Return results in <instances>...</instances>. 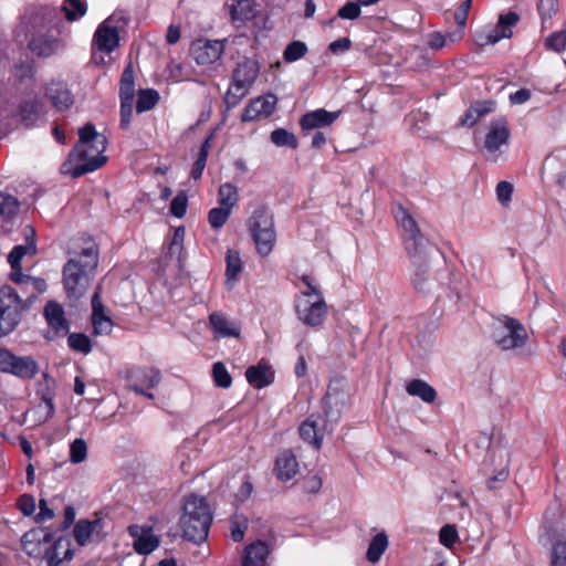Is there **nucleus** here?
Here are the masks:
<instances>
[{
	"label": "nucleus",
	"instance_id": "1",
	"mask_svg": "<svg viewBox=\"0 0 566 566\" xmlns=\"http://www.w3.org/2000/svg\"><path fill=\"white\" fill-rule=\"evenodd\" d=\"M98 265V249L95 243L82 249L74 258L67 260L63 266V286L71 301H77L87 291L90 274Z\"/></svg>",
	"mask_w": 566,
	"mask_h": 566
},
{
	"label": "nucleus",
	"instance_id": "2",
	"mask_svg": "<svg viewBox=\"0 0 566 566\" xmlns=\"http://www.w3.org/2000/svg\"><path fill=\"white\" fill-rule=\"evenodd\" d=\"M212 518L206 497L190 494L185 500L179 522L182 537L195 544L203 543L208 538Z\"/></svg>",
	"mask_w": 566,
	"mask_h": 566
},
{
	"label": "nucleus",
	"instance_id": "3",
	"mask_svg": "<svg viewBox=\"0 0 566 566\" xmlns=\"http://www.w3.org/2000/svg\"><path fill=\"white\" fill-rule=\"evenodd\" d=\"M107 148V139L104 135L98 134L92 123L85 124L78 129V142L74 147V156L80 160H86L88 150L95 151L94 158L76 168H69L66 170L73 178H80L87 172H92L101 168L107 160L104 155Z\"/></svg>",
	"mask_w": 566,
	"mask_h": 566
},
{
	"label": "nucleus",
	"instance_id": "4",
	"mask_svg": "<svg viewBox=\"0 0 566 566\" xmlns=\"http://www.w3.org/2000/svg\"><path fill=\"white\" fill-rule=\"evenodd\" d=\"M352 403V389L343 377H333L322 398L324 429L333 430Z\"/></svg>",
	"mask_w": 566,
	"mask_h": 566
},
{
	"label": "nucleus",
	"instance_id": "5",
	"mask_svg": "<svg viewBox=\"0 0 566 566\" xmlns=\"http://www.w3.org/2000/svg\"><path fill=\"white\" fill-rule=\"evenodd\" d=\"M260 66L253 59H244L238 63L232 72L231 84L224 95V104L228 109L237 107L247 96L250 87L259 76Z\"/></svg>",
	"mask_w": 566,
	"mask_h": 566
},
{
	"label": "nucleus",
	"instance_id": "6",
	"mask_svg": "<svg viewBox=\"0 0 566 566\" xmlns=\"http://www.w3.org/2000/svg\"><path fill=\"white\" fill-rule=\"evenodd\" d=\"M32 304L23 300L21 294L10 285L0 287V337L12 333L20 324L22 314Z\"/></svg>",
	"mask_w": 566,
	"mask_h": 566
},
{
	"label": "nucleus",
	"instance_id": "7",
	"mask_svg": "<svg viewBox=\"0 0 566 566\" xmlns=\"http://www.w3.org/2000/svg\"><path fill=\"white\" fill-rule=\"evenodd\" d=\"M248 227L258 253L268 256L276 240L272 213L266 207H258L249 218Z\"/></svg>",
	"mask_w": 566,
	"mask_h": 566
},
{
	"label": "nucleus",
	"instance_id": "8",
	"mask_svg": "<svg viewBox=\"0 0 566 566\" xmlns=\"http://www.w3.org/2000/svg\"><path fill=\"white\" fill-rule=\"evenodd\" d=\"M497 325L493 327L492 339L502 350L522 348L528 340L525 326L516 318L501 315L496 318Z\"/></svg>",
	"mask_w": 566,
	"mask_h": 566
},
{
	"label": "nucleus",
	"instance_id": "9",
	"mask_svg": "<svg viewBox=\"0 0 566 566\" xmlns=\"http://www.w3.org/2000/svg\"><path fill=\"white\" fill-rule=\"evenodd\" d=\"M60 11L49 6H30L25 9L19 24L25 35L51 32L60 23Z\"/></svg>",
	"mask_w": 566,
	"mask_h": 566
},
{
	"label": "nucleus",
	"instance_id": "10",
	"mask_svg": "<svg viewBox=\"0 0 566 566\" xmlns=\"http://www.w3.org/2000/svg\"><path fill=\"white\" fill-rule=\"evenodd\" d=\"M392 214L397 224L408 233L403 240L407 254L417 253L418 248H428V239L421 233L418 223L406 208L401 205H396L392 207Z\"/></svg>",
	"mask_w": 566,
	"mask_h": 566
},
{
	"label": "nucleus",
	"instance_id": "11",
	"mask_svg": "<svg viewBox=\"0 0 566 566\" xmlns=\"http://www.w3.org/2000/svg\"><path fill=\"white\" fill-rule=\"evenodd\" d=\"M0 371L32 379L39 373V365L31 356H17L9 349L0 348Z\"/></svg>",
	"mask_w": 566,
	"mask_h": 566
},
{
	"label": "nucleus",
	"instance_id": "12",
	"mask_svg": "<svg viewBox=\"0 0 566 566\" xmlns=\"http://www.w3.org/2000/svg\"><path fill=\"white\" fill-rule=\"evenodd\" d=\"M297 318L308 327H317L327 317V305L324 297L308 298V295H297L295 298Z\"/></svg>",
	"mask_w": 566,
	"mask_h": 566
},
{
	"label": "nucleus",
	"instance_id": "13",
	"mask_svg": "<svg viewBox=\"0 0 566 566\" xmlns=\"http://www.w3.org/2000/svg\"><path fill=\"white\" fill-rule=\"evenodd\" d=\"M408 255L412 259L410 280L413 287L421 293L430 292L434 280L430 274L427 248H418L417 253Z\"/></svg>",
	"mask_w": 566,
	"mask_h": 566
},
{
	"label": "nucleus",
	"instance_id": "14",
	"mask_svg": "<svg viewBox=\"0 0 566 566\" xmlns=\"http://www.w3.org/2000/svg\"><path fill=\"white\" fill-rule=\"evenodd\" d=\"M224 51L220 40L197 39L190 45V55L199 65H210L217 62Z\"/></svg>",
	"mask_w": 566,
	"mask_h": 566
},
{
	"label": "nucleus",
	"instance_id": "15",
	"mask_svg": "<svg viewBox=\"0 0 566 566\" xmlns=\"http://www.w3.org/2000/svg\"><path fill=\"white\" fill-rule=\"evenodd\" d=\"M340 114V111L329 112L325 108H317L302 115L298 124L303 135H307L311 130H319L332 126Z\"/></svg>",
	"mask_w": 566,
	"mask_h": 566
},
{
	"label": "nucleus",
	"instance_id": "16",
	"mask_svg": "<svg viewBox=\"0 0 566 566\" xmlns=\"http://www.w3.org/2000/svg\"><path fill=\"white\" fill-rule=\"evenodd\" d=\"M510 139V129L505 120L491 123L490 130L485 136L484 147L489 153L488 159L496 161L500 155V148L507 145Z\"/></svg>",
	"mask_w": 566,
	"mask_h": 566
},
{
	"label": "nucleus",
	"instance_id": "17",
	"mask_svg": "<svg viewBox=\"0 0 566 566\" xmlns=\"http://www.w3.org/2000/svg\"><path fill=\"white\" fill-rule=\"evenodd\" d=\"M129 389L136 394H144V388L151 389L159 385L161 373L154 367H135L128 373Z\"/></svg>",
	"mask_w": 566,
	"mask_h": 566
},
{
	"label": "nucleus",
	"instance_id": "18",
	"mask_svg": "<svg viewBox=\"0 0 566 566\" xmlns=\"http://www.w3.org/2000/svg\"><path fill=\"white\" fill-rule=\"evenodd\" d=\"M543 171L547 172L555 180V184L566 188V150L557 149L549 154L543 163Z\"/></svg>",
	"mask_w": 566,
	"mask_h": 566
},
{
	"label": "nucleus",
	"instance_id": "19",
	"mask_svg": "<svg viewBox=\"0 0 566 566\" xmlns=\"http://www.w3.org/2000/svg\"><path fill=\"white\" fill-rule=\"evenodd\" d=\"M25 36L29 39V50L39 57H49L59 48V41L51 32L33 33Z\"/></svg>",
	"mask_w": 566,
	"mask_h": 566
},
{
	"label": "nucleus",
	"instance_id": "20",
	"mask_svg": "<svg viewBox=\"0 0 566 566\" xmlns=\"http://www.w3.org/2000/svg\"><path fill=\"white\" fill-rule=\"evenodd\" d=\"M44 317L56 335L65 336L69 334L70 324L60 303L49 301L44 307Z\"/></svg>",
	"mask_w": 566,
	"mask_h": 566
},
{
	"label": "nucleus",
	"instance_id": "21",
	"mask_svg": "<svg viewBox=\"0 0 566 566\" xmlns=\"http://www.w3.org/2000/svg\"><path fill=\"white\" fill-rule=\"evenodd\" d=\"M45 95L57 111H65L74 103V97L66 84L52 82L45 90Z\"/></svg>",
	"mask_w": 566,
	"mask_h": 566
},
{
	"label": "nucleus",
	"instance_id": "22",
	"mask_svg": "<svg viewBox=\"0 0 566 566\" xmlns=\"http://www.w3.org/2000/svg\"><path fill=\"white\" fill-rule=\"evenodd\" d=\"M274 471L280 481H289L298 472V462L291 450L281 451L275 460Z\"/></svg>",
	"mask_w": 566,
	"mask_h": 566
},
{
	"label": "nucleus",
	"instance_id": "23",
	"mask_svg": "<svg viewBox=\"0 0 566 566\" xmlns=\"http://www.w3.org/2000/svg\"><path fill=\"white\" fill-rule=\"evenodd\" d=\"M331 431L332 430H327V432ZM298 432L304 442L310 443L316 450H319L322 447L324 432H326V430L324 429V424L322 427L318 426L317 421L312 415L301 423Z\"/></svg>",
	"mask_w": 566,
	"mask_h": 566
},
{
	"label": "nucleus",
	"instance_id": "24",
	"mask_svg": "<svg viewBox=\"0 0 566 566\" xmlns=\"http://www.w3.org/2000/svg\"><path fill=\"white\" fill-rule=\"evenodd\" d=\"M10 279L13 283H15L19 286L22 284H31L32 285V291L24 298L29 302V304H33L38 298V295L43 293L46 290L45 280H43L41 277H33V276L22 273L21 266L18 269H12Z\"/></svg>",
	"mask_w": 566,
	"mask_h": 566
},
{
	"label": "nucleus",
	"instance_id": "25",
	"mask_svg": "<svg viewBox=\"0 0 566 566\" xmlns=\"http://www.w3.org/2000/svg\"><path fill=\"white\" fill-rule=\"evenodd\" d=\"M104 21L94 34V42L98 50L105 53L114 51L119 43V34L116 28L109 27Z\"/></svg>",
	"mask_w": 566,
	"mask_h": 566
},
{
	"label": "nucleus",
	"instance_id": "26",
	"mask_svg": "<svg viewBox=\"0 0 566 566\" xmlns=\"http://www.w3.org/2000/svg\"><path fill=\"white\" fill-rule=\"evenodd\" d=\"M270 554L269 546L263 541L249 544L243 552L242 566H266Z\"/></svg>",
	"mask_w": 566,
	"mask_h": 566
},
{
	"label": "nucleus",
	"instance_id": "27",
	"mask_svg": "<svg viewBox=\"0 0 566 566\" xmlns=\"http://www.w3.org/2000/svg\"><path fill=\"white\" fill-rule=\"evenodd\" d=\"M209 323L211 326L212 332L218 337H239L240 336V327L234 324L233 322H230L226 315L222 313L214 312L210 314L209 316Z\"/></svg>",
	"mask_w": 566,
	"mask_h": 566
},
{
	"label": "nucleus",
	"instance_id": "28",
	"mask_svg": "<svg viewBox=\"0 0 566 566\" xmlns=\"http://www.w3.org/2000/svg\"><path fill=\"white\" fill-rule=\"evenodd\" d=\"M245 378L251 386L262 389L273 382L274 374L268 365L258 364L247 368Z\"/></svg>",
	"mask_w": 566,
	"mask_h": 566
},
{
	"label": "nucleus",
	"instance_id": "29",
	"mask_svg": "<svg viewBox=\"0 0 566 566\" xmlns=\"http://www.w3.org/2000/svg\"><path fill=\"white\" fill-rule=\"evenodd\" d=\"M138 527L129 526V534L135 537L134 549L139 555H149L159 547V538L148 532H144L139 536L137 535Z\"/></svg>",
	"mask_w": 566,
	"mask_h": 566
},
{
	"label": "nucleus",
	"instance_id": "30",
	"mask_svg": "<svg viewBox=\"0 0 566 566\" xmlns=\"http://www.w3.org/2000/svg\"><path fill=\"white\" fill-rule=\"evenodd\" d=\"M230 15L233 23L241 25L256 15L254 0H237L231 4Z\"/></svg>",
	"mask_w": 566,
	"mask_h": 566
},
{
	"label": "nucleus",
	"instance_id": "31",
	"mask_svg": "<svg viewBox=\"0 0 566 566\" xmlns=\"http://www.w3.org/2000/svg\"><path fill=\"white\" fill-rule=\"evenodd\" d=\"M495 103L493 101H482L472 104L460 119L462 126L472 127L484 115L494 112Z\"/></svg>",
	"mask_w": 566,
	"mask_h": 566
},
{
	"label": "nucleus",
	"instance_id": "32",
	"mask_svg": "<svg viewBox=\"0 0 566 566\" xmlns=\"http://www.w3.org/2000/svg\"><path fill=\"white\" fill-rule=\"evenodd\" d=\"M42 103L36 98H28L21 102L19 114L27 127H32L42 115Z\"/></svg>",
	"mask_w": 566,
	"mask_h": 566
},
{
	"label": "nucleus",
	"instance_id": "33",
	"mask_svg": "<svg viewBox=\"0 0 566 566\" xmlns=\"http://www.w3.org/2000/svg\"><path fill=\"white\" fill-rule=\"evenodd\" d=\"M103 528V520L95 518L94 521L80 520L74 528L73 534L76 543L84 546L93 533H99Z\"/></svg>",
	"mask_w": 566,
	"mask_h": 566
},
{
	"label": "nucleus",
	"instance_id": "34",
	"mask_svg": "<svg viewBox=\"0 0 566 566\" xmlns=\"http://www.w3.org/2000/svg\"><path fill=\"white\" fill-rule=\"evenodd\" d=\"M406 391L412 397H419L426 403H432L437 398L436 389L422 379L409 381Z\"/></svg>",
	"mask_w": 566,
	"mask_h": 566
},
{
	"label": "nucleus",
	"instance_id": "35",
	"mask_svg": "<svg viewBox=\"0 0 566 566\" xmlns=\"http://www.w3.org/2000/svg\"><path fill=\"white\" fill-rule=\"evenodd\" d=\"M56 536V532L51 531L46 527H35L25 532L21 538L22 545L28 548L29 545L33 544H49Z\"/></svg>",
	"mask_w": 566,
	"mask_h": 566
},
{
	"label": "nucleus",
	"instance_id": "36",
	"mask_svg": "<svg viewBox=\"0 0 566 566\" xmlns=\"http://www.w3.org/2000/svg\"><path fill=\"white\" fill-rule=\"evenodd\" d=\"M388 547V536L385 532L376 534L367 548L366 559L369 563L376 564L380 560L382 554Z\"/></svg>",
	"mask_w": 566,
	"mask_h": 566
},
{
	"label": "nucleus",
	"instance_id": "37",
	"mask_svg": "<svg viewBox=\"0 0 566 566\" xmlns=\"http://www.w3.org/2000/svg\"><path fill=\"white\" fill-rule=\"evenodd\" d=\"M239 200L238 189L230 182L222 184L218 190L219 207L232 211Z\"/></svg>",
	"mask_w": 566,
	"mask_h": 566
},
{
	"label": "nucleus",
	"instance_id": "38",
	"mask_svg": "<svg viewBox=\"0 0 566 566\" xmlns=\"http://www.w3.org/2000/svg\"><path fill=\"white\" fill-rule=\"evenodd\" d=\"M36 252V245L33 239L29 240L27 237L25 245H15L8 255V262L11 269H18L21 266V260L25 254H34Z\"/></svg>",
	"mask_w": 566,
	"mask_h": 566
},
{
	"label": "nucleus",
	"instance_id": "39",
	"mask_svg": "<svg viewBox=\"0 0 566 566\" xmlns=\"http://www.w3.org/2000/svg\"><path fill=\"white\" fill-rule=\"evenodd\" d=\"M20 203L12 195L0 191V220H11L18 213Z\"/></svg>",
	"mask_w": 566,
	"mask_h": 566
},
{
	"label": "nucleus",
	"instance_id": "40",
	"mask_svg": "<svg viewBox=\"0 0 566 566\" xmlns=\"http://www.w3.org/2000/svg\"><path fill=\"white\" fill-rule=\"evenodd\" d=\"M135 81L132 64L129 63L123 71L119 83V98L134 99Z\"/></svg>",
	"mask_w": 566,
	"mask_h": 566
},
{
	"label": "nucleus",
	"instance_id": "41",
	"mask_svg": "<svg viewBox=\"0 0 566 566\" xmlns=\"http://www.w3.org/2000/svg\"><path fill=\"white\" fill-rule=\"evenodd\" d=\"M85 0H64L61 11L64 12L67 21H76L86 13Z\"/></svg>",
	"mask_w": 566,
	"mask_h": 566
},
{
	"label": "nucleus",
	"instance_id": "42",
	"mask_svg": "<svg viewBox=\"0 0 566 566\" xmlns=\"http://www.w3.org/2000/svg\"><path fill=\"white\" fill-rule=\"evenodd\" d=\"M211 139H212V135H210L208 138H206V140L202 143V145L200 146L198 157L192 165L190 176L195 180L200 179L202 176L203 169L207 164V158H208V154H209V149H210Z\"/></svg>",
	"mask_w": 566,
	"mask_h": 566
},
{
	"label": "nucleus",
	"instance_id": "43",
	"mask_svg": "<svg viewBox=\"0 0 566 566\" xmlns=\"http://www.w3.org/2000/svg\"><path fill=\"white\" fill-rule=\"evenodd\" d=\"M271 142L277 147H290L296 149L298 142L296 136L285 128H276L271 133Z\"/></svg>",
	"mask_w": 566,
	"mask_h": 566
},
{
	"label": "nucleus",
	"instance_id": "44",
	"mask_svg": "<svg viewBox=\"0 0 566 566\" xmlns=\"http://www.w3.org/2000/svg\"><path fill=\"white\" fill-rule=\"evenodd\" d=\"M159 101V94L156 90L147 88L140 90L136 103L138 113H144L153 109Z\"/></svg>",
	"mask_w": 566,
	"mask_h": 566
},
{
	"label": "nucleus",
	"instance_id": "45",
	"mask_svg": "<svg viewBox=\"0 0 566 566\" xmlns=\"http://www.w3.org/2000/svg\"><path fill=\"white\" fill-rule=\"evenodd\" d=\"M307 52L308 48L305 42L294 40L286 45L283 52V60L286 63H293L304 57Z\"/></svg>",
	"mask_w": 566,
	"mask_h": 566
},
{
	"label": "nucleus",
	"instance_id": "46",
	"mask_svg": "<svg viewBox=\"0 0 566 566\" xmlns=\"http://www.w3.org/2000/svg\"><path fill=\"white\" fill-rule=\"evenodd\" d=\"M537 11L542 20V28H547L558 11V0H538Z\"/></svg>",
	"mask_w": 566,
	"mask_h": 566
},
{
	"label": "nucleus",
	"instance_id": "47",
	"mask_svg": "<svg viewBox=\"0 0 566 566\" xmlns=\"http://www.w3.org/2000/svg\"><path fill=\"white\" fill-rule=\"evenodd\" d=\"M69 347L77 353L87 355L92 350V342L86 334L71 333L67 337Z\"/></svg>",
	"mask_w": 566,
	"mask_h": 566
},
{
	"label": "nucleus",
	"instance_id": "48",
	"mask_svg": "<svg viewBox=\"0 0 566 566\" xmlns=\"http://www.w3.org/2000/svg\"><path fill=\"white\" fill-rule=\"evenodd\" d=\"M212 379L217 387L223 389H227L232 385V377L226 365L221 361H217L212 365Z\"/></svg>",
	"mask_w": 566,
	"mask_h": 566
},
{
	"label": "nucleus",
	"instance_id": "49",
	"mask_svg": "<svg viewBox=\"0 0 566 566\" xmlns=\"http://www.w3.org/2000/svg\"><path fill=\"white\" fill-rule=\"evenodd\" d=\"M87 458V444L84 439L76 438L70 444V461L74 464L82 463Z\"/></svg>",
	"mask_w": 566,
	"mask_h": 566
},
{
	"label": "nucleus",
	"instance_id": "50",
	"mask_svg": "<svg viewBox=\"0 0 566 566\" xmlns=\"http://www.w3.org/2000/svg\"><path fill=\"white\" fill-rule=\"evenodd\" d=\"M254 106H258L260 114L264 117L272 115L275 111L276 96L273 94L262 95L253 99Z\"/></svg>",
	"mask_w": 566,
	"mask_h": 566
},
{
	"label": "nucleus",
	"instance_id": "51",
	"mask_svg": "<svg viewBox=\"0 0 566 566\" xmlns=\"http://www.w3.org/2000/svg\"><path fill=\"white\" fill-rule=\"evenodd\" d=\"M231 211L228 209L216 207L212 208L208 213V221L212 229L218 230L223 227V224L228 221Z\"/></svg>",
	"mask_w": 566,
	"mask_h": 566
},
{
	"label": "nucleus",
	"instance_id": "52",
	"mask_svg": "<svg viewBox=\"0 0 566 566\" xmlns=\"http://www.w3.org/2000/svg\"><path fill=\"white\" fill-rule=\"evenodd\" d=\"M545 46L557 53H562L566 49V24L564 30L554 32L546 39Z\"/></svg>",
	"mask_w": 566,
	"mask_h": 566
},
{
	"label": "nucleus",
	"instance_id": "53",
	"mask_svg": "<svg viewBox=\"0 0 566 566\" xmlns=\"http://www.w3.org/2000/svg\"><path fill=\"white\" fill-rule=\"evenodd\" d=\"M188 196L186 191H179L171 200L169 211L176 218H182L187 212Z\"/></svg>",
	"mask_w": 566,
	"mask_h": 566
},
{
	"label": "nucleus",
	"instance_id": "54",
	"mask_svg": "<svg viewBox=\"0 0 566 566\" xmlns=\"http://www.w3.org/2000/svg\"><path fill=\"white\" fill-rule=\"evenodd\" d=\"M472 1L473 0L462 1L461 4L459 6L458 10L453 14L454 21L459 29V36H461L464 32V29L467 25V20H468V14L471 9Z\"/></svg>",
	"mask_w": 566,
	"mask_h": 566
},
{
	"label": "nucleus",
	"instance_id": "55",
	"mask_svg": "<svg viewBox=\"0 0 566 566\" xmlns=\"http://www.w3.org/2000/svg\"><path fill=\"white\" fill-rule=\"evenodd\" d=\"M360 6L358 1H348L338 9L336 17L343 20H356L361 13Z\"/></svg>",
	"mask_w": 566,
	"mask_h": 566
},
{
	"label": "nucleus",
	"instance_id": "56",
	"mask_svg": "<svg viewBox=\"0 0 566 566\" xmlns=\"http://www.w3.org/2000/svg\"><path fill=\"white\" fill-rule=\"evenodd\" d=\"M226 275L228 279H235L241 271V259L238 252L229 250L227 253Z\"/></svg>",
	"mask_w": 566,
	"mask_h": 566
},
{
	"label": "nucleus",
	"instance_id": "57",
	"mask_svg": "<svg viewBox=\"0 0 566 566\" xmlns=\"http://www.w3.org/2000/svg\"><path fill=\"white\" fill-rule=\"evenodd\" d=\"M551 566H566V542L557 541L553 545Z\"/></svg>",
	"mask_w": 566,
	"mask_h": 566
},
{
	"label": "nucleus",
	"instance_id": "58",
	"mask_svg": "<svg viewBox=\"0 0 566 566\" xmlns=\"http://www.w3.org/2000/svg\"><path fill=\"white\" fill-rule=\"evenodd\" d=\"M458 537L459 536L455 526L450 524L442 526L439 532V541L447 548H451L458 541Z\"/></svg>",
	"mask_w": 566,
	"mask_h": 566
},
{
	"label": "nucleus",
	"instance_id": "59",
	"mask_svg": "<svg viewBox=\"0 0 566 566\" xmlns=\"http://www.w3.org/2000/svg\"><path fill=\"white\" fill-rule=\"evenodd\" d=\"M185 238V228L179 227L175 230L171 242L169 244V255L172 256L174 254H177L178 261L181 260V251H182V243Z\"/></svg>",
	"mask_w": 566,
	"mask_h": 566
},
{
	"label": "nucleus",
	"instance_id": "60",
	"mask_svg": "<svg viewBox=\"0 0 566 566\" xmlns=\"http://www.w3.org/2000/svg\"><path fill=\"white\" fill-rule=\"evenodd\" d=\"M104 318H109L105 314V306L102 303L99 292L96 291L92 296V324Z\"/></svg>",
	"mask_w": 566,
	"mask_h": 566
},
{
	"label": "nucleus",
	"instance_id": "61",
	"mask_svg": "<svg viewBox=\"0 0 566 566\" xmlns=\"http://www.w3.org/2000/svg\"><path fill=\"white\" fill-rule=\"evenodd\" d=\"M512 32H501L497 28L490 30L485 35L479 38L480 45L495 44L502 39H509Z\"/></svg>",
	"mask_w": 566,
	"mask_h": 566
},
{
	"label": "nucleus",
	"instance_id": "62",
	"mask_svg": "<svg viewBox=\"0 0 566 566\" xmlns=\"http://www.w3.org/2000/svg\"><path fill=\"white\" fill-rule=\"evenodd\" d=\"M133 102L134 99L120 98V122L119 126L123 129H128L133 115Z\"/></svg>",
	"mask_w": 566,
	"mask_h": 566
},
{
	"label": "nucleus",
	"instance_id": "63",
	"mask_svg": "<svg viewBox=\"0 0 566 566\" xmlns=\"http://www.w3.org/2000/svg\"><path fill=\"white\" fill-rule=\"evenodd\" d=\"M518 20L520 15L513 11L500 14L497 21V29L501 32H512L511 28L514 27L518 22Z\"/></svg>",
	"mask_w": 566,
	"mask_h": 566
},
{
	"label": "nucleus",
	"instance_id": "64",
	"mask_svg": "<svg viewBox=\"0 0 566 566\" xmlns=\"http://www.w3.org/2000/svg\"><path fill=\"white\" fill-rule=\"evenodd\" d=\"M514 187L509 181H500L496 186V196L501 205L506 206L512 198Z\"/></svg>",
	"mask_w": 566,
	"mask_h": 566
}]
</instances>
